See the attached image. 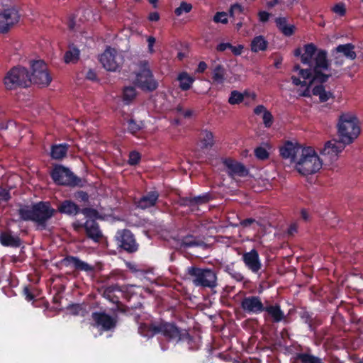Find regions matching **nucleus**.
<instances>
[{"instance_id":"f257e3e1","label":"nucleus","mask_w":363,"mask_h":363,"mask_svg":"<svg viewBox=\"0 0 363 363\" xmlns=\"http://www.w3.org/2000/svg\"><path fill=\"white\" fill-rule=\"evenodd\" d=\"M279 153L284 159H289L291 163H294L296 169L302 175L315 174L323 165L322 159L312 147H303L291 141H286L280 147Z\"/></svg>"},{"instance_id":"f03ea898","label":"nucleus","mask_w":363,"mask_h":363,"mask_svg":"<svg viewBox=\"0 0 363 363\" xmlns=\"http://www.w3.org/2000/svg\"><path fill=\"white\" fill-rule=\"evenodd\" d=\"M56 211L49 201H42L31 206H21L18 213L21 220L32 221L41 230H45L48 220L55 216Z\"/></svg>"},{"instance_id":"7ed1b4c3","label":"nucleus","mask_w":363,"mask_h":363,"mask_svg":"<svg viewBox=\"0 0 363 363\" xmlns=\"http://www.w3.org/2000/svg\"><path fill=\"white\" fill-rule=\"evenodd\" d=\"M139 333L143 336L147 337L160 334L169 341L178 342L182 339L179 328L174 323L163 320L155 321L150 324H142L139 328Z\"/></svg>"},{"instance_id":"20e7f679","label":"nucleus","mask_w":363,"mask_h":363,"mask_svg":"<svg viewBox=\"0 0 363 363\" xmlns=\"http://www.w3.org/2000/svg\"><path fill=\"white\" fill-rule=\"evenodd\" d=\"M339 139L346 145L352 143L360 133L358 119L353 114L342 113L337 123Z\"/></svg>"},{"instance_id":"39448f33","label":"nucleus","mask_w":363,"mask_h":363,"mask_svg":"<svg viewBox=\"0 0 363 363\" xmlns=\"http://www.w3.org/2000/svg\"><path fill=\"white\" fill-rule=\"evenodd\" d=\"M4 87L8 91L29 87L31 76L27 68L16 66L11 68L3 79Z\"/></svg>"},{"instance_id":"423d86ee","label":"nucleus","mask_w":363,"mask_h":363,"mask_svg":"<svg viewBox=\"0 0 363 363\" xmlns=\"http://www.w3.org/2000/svg\"><path fill=\"white\" fill-rule=\"evenodd\" d=\"M186 276L196 286L213 289L217 286V275L213 269L190 267L186 269Z\"/></svg>"},{"instance_id":"0eeeda50","label":"nucleus","mask_w":363,"mask_h":363,"mask_svg":"<svg viewBox=\"0 0 363 363\" xmlns=\"http://www.w3.org/2000/svg\"><path fill=\"white\" fill-rule=\"evenodd\" d=\"M134 84L145 92H152L157 89L158 82L155 80L147 61L140 62L139 71L136 73Z\"/></svg>"},{"instance_id":"6e6552de","label":"nucleus","mask_w":363,"mask_h":363,"mask_svg":"<svg viewBox=\"0 0 363 363\" xmlns=\"http://www.w3.org/2000/svg\"><path fill=\"white\" fill-rule=\"evenodd\" d=\"M50 174L57 185L70 187L81 186V179L62 164H55Z\"/></svg>"},{"instance_id":"1a4fd4ad","label":"nucleus","mask_w":363,"mask_h":363,"mask_svg":"<svg viewBox=\"0 0 363 363\" xmlns=\"http://www.w3.org/2000/svg\"><path fill=\"white\" fill-rule=\"evenodd\" d=\"M315 65L313 68V81H318L320 84L328 82L329 78L333 75H336L337 72L333 71L330 74H325L323 70H330V65L328 59V52L325 50H318L314 57Z\"/></svg>"},{"instance_id":"9d476101","label":"nucleus","mask_w":363,"mask_h":363,"mask_svg":"<svg viewBox=\"0 0 363 363\" xmlns=\"http://www.w3.org/2000/svg\"><path fill=\"white\" fill-rule=\"evenodd\" d=\"M114 242L119 252H125L128 254L136 252L139 249L133 233L128 229L118 230L115 236Z\"/></svg>"},{"instance_id":"9b49d317","label":"nucleus","mask_w":363,"mask_h":363,"mask_svg":"<svg viewBox=\"0 0 363 363\" xmlns=\"http://www.w3.org/2000/svg\"><path fill=\"white\" fill-rule=\"evenodd\" d=\"M32 69L31 84L33 83L40 87L49 86L52 78L48 71L47 65L43 60H33L30 62Z\"/></svg>"},{"instance_id":"f8f14e48","label":"nucleus","mask_w":363,"mask_h":363,"mask_svg":"<svg viewBox=\"0 0 363 363\" xmlns=\"http://www.w3.org/2000/svg\"><path fill=\"white\" fill-rule=\"evenodd\" d=\"M99 61L106 70L116 72L121 68L124 57L116 49L108 48L100 55Z\"/></svg>"},{"instance_id":"ddd939ff","label":"nucleus","mask_w":363,"mask_h":363,"mask_svg":"<svg viewBox=\"0 0 363 363\" xmlns=\"http://www.w3.org/2000/svg\"><path fill=\"white\" fill-rule=\"evenodd\" d=\"M346 144L342 143L340 139L339 140H333L325 143L324 147L320 150V155L323 157V160L332 163L337 159L339 153H340L345 147Z\"/></svg>"},{"instance_id":"4468645a","label":"nucleus","mask_w":363,"mask_h":363,"mask_svg":"<svg viewBox=\"0 0 363 363\" xmlns=\"http://www.w3.org/2000/svg\"><path fill=\"white\" fill-rule=\"evenodd\" d=\"M91 319L94 321V326L100 327L104 331L114 329L118 322L116 317H112L106 312H93Z\"/></svg>"},{"instance_id":"2eb2a0df","label":"nucleus","mask_w":363,"mask_h":363,"mask_svg":"<svg viewBox=\"0 0 363 363\" xmlns=\"http://www.w3.org/2000/svg\"><path fill=\"white\" fill-rule=\"evenodd\" d=\"M241 308L250 315H257L264 312V304L258 296H249L242 298L240 303Z\"/></svg>"},{"instance_id":"dca6fc26","label":"nucleus","mask_w":363,"mask_h":363,"mask_svg":"<svg viewBox=\"0 0 363 363\" xmlns=\"http://www.w3.org/2000/svg\"><path fill=\"white\" fill-rule=\"evenodd\" d=\"M20 16L15 9H4L0 13V33H7L19 21Z\"/></svg>"},{"instance_id":"f3484780","label":"nucleus","mask_w":363,"mask_h":363,"mask_svg":"<svg viewBox=\"0 0 363 363\" xmlns=\"http://www.w3.org/2000/svg\"><path fill=\"white\" fill-rule=\"evenodd\" d=\"M242 259L246 267L252 273L258 274L259 272L262 265L256 250L252 249L250 252H245Z\"/></svg>"},{"instance_id":"a211bd4d","label":"nucleus","mask_w":363,"mask_h":363,"mask_svg":"<svg viewBox=\"0 0 363 363\" xmlns=\"http://www.w3.org/2000/svg\"><path fill=\"white\" fill-rule=\"evenodd\" d=\"M84 225L86 237L96 243L100 242L103 238V233L98 222L94 219H87Z\"/></svg>"},{"instance_id":"6ab92c4d","label":"nucleus","mask_w":363,"mask_h":363,"mask_svg":"<svg viewBox=\"0 0 363 363\" xmlns=\"http://www.w3.org/2000/svg\"><path fill=\"white\" fill-rule=\"evenodd\" d=\"M264 312V318L265 320L270 319L272 323H278L286 319L284 313L278 303L266 305Z\"/></svg>"},{"instance_id":"aec40b11","label":"nucleus","mask_w":363,"mask_h":363,"mask_svg":"<svg viewBox=\"0 0 363 363\" xmlns=\"http://www.w3.org/2000/svg\"><path fill=\"white\" fill-rule=\"evenodd\" d=\"M62 264L65 267L72 266L77 271L91 272L94 268L91 264L81 260L78 257L68 255L63 258L61 261Z\"/></svg>"},{"instance_id":"412c9836","label":"nucleus","mask_w":363,"mask_h":363,"mask_svg":"<svg viewBox=\"0 0 363 363\" xmlns=\"http://www.w3.org/2000/svg\"><path fill=\"white\" fill-rule=\"evenodd\" d=\"M224 165L228 169V174L230 176L236 175L238 177H244L247 176L249 171L246 167L233 159L227 158L223 161Z\"/></svg>"},{"instance_id":"4be33fe9","label":"nucleus","mask_w":363,"mask_h":363,"mask_svg":"<svg viewBox=\"0 0 363 363\" xmlns=\"http://www.w3.org/2000/svg\"><path fill=\"white\" fill-rule=\"evenodd\" d=\"M160 194L157 191H150L143 195L136 202L137 207L145 210L154 207L158 199Z\"/></svg>"},{"instance_id":"5701e85b","label":"nucleus","mask_w":363,"mask_h":363,"mask_svg":"<svg viewBox=\"0 0 363 363\" xmlns=\"http://www.w3.org/2000/svg\"><path fill=\"white\" fill-rule=\"evenodd\" d=\"M57 211L69 216H74L79 213L80 207L72 200H64L59 203Z\"/></svg>"},{"instance_id":"b1692460","label":"nucleus","mask_w":363,"mask_h":363,"mask_svg":"<svg viewBox=\"0 0 363 363\" xmlns=\"http://www.w3.org/2000/svg\"><path fill=\"white\" fill-rule=\"evenodd\" d=\"M167 245L176 250L171 255V260L174 259L176 255L182 254V238L179 233H172L166 239Z\"/></svg>"},{"instance_id":"393cba45","label":"nucleus","mask_w":363,"mask_h":363,"mask_svg":"<svg viewBox=\"0 0 363 363\" xmlns=\"http://www.w3.org/2000/svg\"><path fill=\"white\" fill-rule=\"evenodd\" d=\"M69 145L67 143L55 144L51 146L50 157L56 160H61L67 156Z\"/></svg>"},{"instance_id":"a878e982","label":"nucleus","mask_w":363,"mask_h":363,"mask_svg":"<svg viewBox=\"0 0 363 363\" xmlns=\"http://www.w3.org/2000/svg\"><path fill=\"white\" fill-rule=\"evenodd\" d=\"M304 52L301 55V62L303 65L312 66V60L315 57L318 50L313 43H308L303 47Z\"/></svg>"},{"instance_id":"bb28decb","label":"nucleus","mask_w":363,"mask_h":363,"mask_svg":"<svg viewBox=\"0 0 363 363\" xmlns=\"http://www.w3.org/2000/svg\"><path fill=\"white\" fill-rule=\"evenodd\" d=\"M0 243L5 247H18L21 245V240L18 236H13L9 233H0Z\"/></svg>"},{"instance_id":"cd10ccee","label":"nucleus","mask_w":363,"mask_h":363,"mask_svg":"<svg viewBox=\"0 0 363 363\" xmlns=\"http://www.w3.org/2000/svg\"><path fill=\"white\" fill-rule=\"evenodd\" d=\"M199 142L201 148H211L214 145V137L211 131L201 130L199 135Z\"/></svg>"},{"instance_id":"c85d7f7f","label":"nucleus","mask_w":363,"mask_h":363,"mask_svg":"<svg viewBox=\"0 0 363 363\" xmlns=\"http://www.w3.org/2000/svg\"><path fill=\"white\" fill-rule=\"evenodd\" d=\"M268 41L263 35H257L253 38L250 43V50L252 52L265 51L268 47Z\"/></svg>"},{"instance_id":"c756f323","label":"nucleus","mask_w":363,"mask_h":363,"mask_svg":"<svg viewBox=\"0 0 363 363\" xmlns=\"http://www.w3.org/2000/svg\"><path fill=\"white\" fill-rule=\"evenodd\" d=\"M335 49L337 54L340 52L342 57L351 60H354L357 57L356 52L354 51V45L352 43L339 45Z\"/></svg>"},{"instance_id":"7c9ffc66","label":"nucleus","mask_w":363,"mask_h":363,"mask_svg":"<svg viewBox=\"0 0 363 363\" xmlns=\"http://www.w3.org/2000/svg\"><path fill=\"white\" fill-rule=\"evenodd\" d=\"M212 199V196L209 193H205L202 195L194 196L191 199L183 197V206L186 205H201L208 203Z\"/></svg>"},{"instance_id":"2f4dec72","label":"nucleus","mask_w":363,"mask_h":363,"mask_svg":"<svg viewBox=\"0 0 363 363\" xmlns=\"http://www.w3.org/2000/svg\"><path fill=\"white\" fill-rule=\"evenodd\" d=\"M225 69L224 67L218 64L215 65L212 71V80L214 84H223L225 80Z\"/></svg>"},{"instance_id":"473e14b6","label":"nucleus","mask_w":363,"mask_h":363,"mask_svg":"<svg viewBox=\"0 0 363 363\" xmlns=\"http://www.w3.org/2000/svg\"><path fill=\"white\" fill-rule=\"evenodd\" d=\"M186 343L189 350H198L200 345V337L198 335H191L187 331L183 333V344Z\"/></svg>"},{"instance_id":"72a5a7b5","label":"nucleus","mask_w":363,"mask_h":363,"mask_svg":"<svg viewBox=\"0 0 363 363\" xmlns=\"http://www.w3.org/2000/svg\"><path fill=\"white\" fill-rule=\"evenodd\" d=\"M311 92L313 95L319 96L320 102H326L333 96L331 92L325 91L323 84L315 86Z\"/></svg>"},{"instance_id":"f704fd0d","label":"nucleus","mask_w":363,"mask_h":363,"mask_svg":"<svg viewBox=\"0 0 363 363\" xmlns=\"http://www.w3.org/2000/svg\"><path fill=\"white\" fill-rule=\"evenodd\" d=\"M79 50L75 46H69L64 55V60L67 64L75 63L79 58Z\"/></svg>"},{"instance_id":"c9c22d12","label":"nucleus","mask_w":363,"mask_h":363,"mask_svg":"<svg viewBox=\"0 0 363 363\" xmlns=\"http://www.w3.org/2000/svg\"><path fill=\"white\" fill-rule=\"evenodd\" d=\"M144 125L143 121L130 118L127 121V131L133 135H136L144 128Z\"/></svg>"},{"instance_id":"e433bc0d","label":"nucleus","mask_w":363,"mask_h":363,"mask_svg":"<svg viewBox=\"0 0 363 363\" xmlns=\"http://www.w3.org/2000/svg\"><path fill=\"white\" fill-rule=\"evenodd\" d=\"M298 313L301 320L308 325L309 330L311 331H315V325L314 324L313 313L306 309H302Z\"/></svg>"},{"instance_id":"4c0bfd02","label":"nucleus","mask_w":363,"mask_h":363,"mask_svg":"<svg viewBox=\"0 0 363 363\" xmlns=\"http://www.w3.org/2000/svg\"><path fill=\"white\" fill-rule=\"evenodd\" d=\"M205 243L200 238L193 236H183V247H203Z\"/></svg>"},{"instance_id":"58836bf2","label":"nucleus","mask_w":363,"mask_h":363,"mask_svg":"<svg viewBox=\"0 0 363 363\" xmlns=\"http://www.w3.org/2000/svg\"><path fill=\"white\" fill-rule=\"evenodd\" d=\"M136 95V90L133 86H125L123 90V101L125 104H129Z\"/></svg>"},{"instance_id":"ea45409f","label":"nucleus","mask_w":363,"mask_h":363,"mask_svg":"<svg viewBox=\"0 0 363 363\" xmlns=\"http://www.w3.org/2000/svg\"><path fill=\"white\" fill-rule=\"evenodd\" d=\"M244 100V94L241 92L233 90L231 91L230 97L228 99V103L230 105H236L242 102Z\"/></svg>"},{"instance_id":"a19ab883","label":"nucleus","mask_w":363,"mask_h":363,"mask_svg":"<svg viewBox=\"0 0 363 363\" xmlns=\"http://www.w3.org/2000/svg\"><path fill=\"white\" fill-rule=\"evenodd\" d=\"M79 213H82L87 219L96 220L99 216L98 211L93 208H80Z\"/></svg>"},{"instance_id":"79ce46f5","label":"nucleus","mask_w":363,"mask_h":363,"mask_svg":"<svg viewBox=\"0 0 363 363\" xmlns=\"http://www.w3.org/2000/svg\"><path fill=\"white\" fill-rule=\"evenodd\" d=\"M140 160V154L138 152L133 150L129 153L128 164L130 166H135L139 164Z\"/></svg>"},{"instance_id":"37998d69","label":"nucleus","mask_w":363,"mask_h":363,"mask_svg":"<svg viewBox=\"0 0 363 363\" xmlns=\"http://www.w3.org/2000/svg\"><path fill=\"white\" fill-rule=\"evenodd\" d=\"M255 157L260 160H265L269 158V154L263 147H257L255 149Z\"/></svg>"},{"instance_id":"c03bdc74","label":"nucleus","mask_w":363,"mask_h":363,"mask_svg":"<svg viewBox=\"0 0 363 363\" xmlns=\"http://www.w3.org/2000/svg\"><path fill=\"white\" fill-rule=\"evenodd\" d=\"M195 79L188 74L186 72H183V91L189 90Z\"/></svg>"},{"instance_id":"a18cd8bd","label":"nucleus","mask_w":363,"mask_h":363,"mask_svg":"<svg viewBox=\"0 0 363 363\" xmlns=\"http://www.w3.org/2000/svg\"><path fill=\"white\" fill-rule=\"evenodd\" d=\"M331 56L333 57L332 60L333 61V63L335 65L340 67L342 66L344 63V59L342 55L338 52V54L336 52V50L333 49L331 52Z\"/></svg>"},{"instance_id":"49530a36","label":"nucleus","mask_w":363,"mask_h":363,"mask_svg":"<svg viewBox=\"0 0 363 363\" xmlns=\"http://www.w3.org/2000/svg\"><path fill=\"white\" fill-rule=\"evenodd\" d=\"M332 11L340 17L345 16L346 14V8L343 3L336 4L332 8Z\"/></svg>"},{"instance_id":"de8ad7c7","label":"nucleus","mask_w":363,"mask_h":363,"mask_svg":"<svg viewBox=\"0 0 363 363\" xmlns=\"http://www.w3.org/2000/svg\"><path fill=\"white\" fill-rule=\"evenodd\" d=\"M11 199L10 190L0 186V203L8 202Z\"/></svg>"},{"instance_id":"09e8293b","label":"nucleus","mask_w":363,"mask_h":363,"mask_svg":"<svg viewBox=\"0 0 363 363\" xmlns=\"http://www.w3.org/2000/svg\"><path fill=\"white\" fill-rule=\"evenodd\" d=\"M263 119V123L266 128H270L273 123V116L272 114L269 111H266L262 116Z\"/></svg>"},{"instance_id":"8fccbe9b","label":"nucleus","mask_w":363,"mask_h":363,"mask_svg":"<svg viewBox=\"0 0 363 363\" xmlns=\"http://www.w3.org/2000/svg\"><path fill=\"white\" fill-rule=\"evenodd\" d=\"M213 21L216 23H227L228 18L227 14L225 12H217L213 16Z\"/></svg>"},{"instance_id":"3c124183","label":"nucleus","mask_w":363,"mask_h":363,"mask_svg":"<svg viewBox=\"0 0 363 363\" xmlns=\"http://www.w3.org/2000/svg\"><path fill=\"white\" fill-rule=\"evenodd\" d=\"M275 23L277 28L280 32L283 30L289 24L287 23V18L286 17H277L275 18Z\"/></svg>"},{"instance_id":"603ef678","label":"nucleus","mask_w":363,"mask_h":363,"mask_svg":"<svg viewBox=\"0 0 363 363\" xmlns=\"http://www.w3.org/2000/svg\"><path fill=\"white\" fill-rule=\"evenodd\" d=\"M275 23L277 28L280 32L283 30L289 24L287 23V18L286 17H277L275 18Z\"/></svg>"},{"instance_id":"864d4df0","label":"nucleus","mask_w":363,"mask_h":363,"mask_svg":"<svg viewBox=\"0 0 363 363\" xmlns=\"http://www.w3.org/2000/svg\"><path fill=\"white\" fill-rule=\"evenodd\" d=\"M299 75L304 79L311 80L313 77V68L300 69Z\"/></svg>"},{"instance_id":"5fc2aeb1","label":"nucleus","mask_w":363,"mask_h":363,"mask_svg":"<svg viewBox=\"0 0 363 363\" xmlns=\"http://www.w3.org/2000/svg\"><path fill=\"white\" fill-rule=\"evenodd\" d=\"M315 82L318 83V81H313V78L311 80H310V82H308V84L307 85L306 89L299 94V96H303V97H307V98L311 97V87L312 84Z\"/></svg>"},{"instance_id":"6e6d98bb","label":"nucleus","mask_w":363,"mask_h":363,"mask_svg":"<svg viewBox=\"0 0 363 363\" xmlns=\"http://www.w3.org/2000/svg\"><path fill=\"white\" fill-rule=\"evenodd\" d=\"M295 30L296 27L294 25H288L286 28H283V30L281 33L286 37H290L294 35Z\"/></svg>"},{"instance_id":"4d7b16f0","label":"nucleus","mask_w":363,"mask_h":363,"mask_svg":"<svg viewBox=\"0 0 363 363\" xmlns=\"http://www.w3.org/2000/svg\"><path fill=\"white\" fill-rule=\"evenodd\" d=\"M23 294L26 297V299L28 301H32L34 299L35 296L32 291H30V289L29 286H25L23 291Z\"/></svg>"},{"instance_id":"13d9d810","label":"nucleus","mask_w":363,"mask_h":363,"mask_svg":"<svg viewBox=\"0 0 363 363\" xmlns=\"http://www.w3.org/2000/svg\"><path fill=\"white\" fill-rule=\"evenodd\" d=\"M242 12V6L238 4H235L231 6L230 9V16H233L234 13H241Z\"/></svg>"},{"instance_id":"bf43d9fd","label":"nucleus","mask_w":363,"mask_h":363,"mask_svg":"<svg viewBox=\"0 0 363 363\" xmlns=\"http://www.w3.org/2000/svg\"><path fill=\"white\" fill-rule=\"evenodd\" d=\"M269 16L270 14L267 11H262L258 13L259 20L262 23L267 22L269 21Z\"/></svg>"},{"instance_id":"052dcab7","label":"nucleus","mask_w":363,"mask_h":363,"mask_svg":"<svg viewBox=\"0 0 363 363\" xmlns=\"http://www.w3.org/2000/svg\"><path fill=\"white\" fill-rule=\"evenodd\" d=\"M76 197L81 201L86 202L89 200V195L86 192L79 191L77 193Z\"/></svg>"},{"instance_id":"680f3d73","label":"nucleus","mask_w":363,"mask_h":363,"mask_svg":"<svg viewBox=\"0 0 363 363\" xmlns=\"http://www.w3.org/2000/svg\"><path fill=\"white\" fill-rule=\"evenodd\" d=\"M228 272L233 278H234L235 280L238 281H242L244 279L243 275L240 272H238L233 269H232L231 272Z\"/></svg>"},{"instance_id":"e2e57ef3","label":"nucleus","mask_w":363,"mask_h":363,"mask_svg":"<svg viewBox=\"0 0 363 363\" xmlns=\"http://www.w3.org/2000/svg\"><path fill=\"white\" fill-rule=\"evenodd\" d=\"M298 231V225L295 223H291L288 228L287 233L289 235L293 236Z\"/></svg>"},{"instance_id":"0e129e2a","label":"nucleus","mask_w":363,"mask_h":363,"mask_svg":"<svg viewBox=\"0 0 363 363\" xmlns=\"http://www.w3.org/2000/svg\"><path fill=\"white\" fill-rule=\"evenodd\" d=\"M255 222H256L255 219H254L252 218H248L241 220L240 225L244 228H247V227L250 226L252 223H254Z\"/></svg>"},{"instance_id":"69168bd1","label":"nucleus","mask_w":363,"mask_h":363,"mask_svg":"<svg viewBox=\"0 0 363 363\" xmlns=\"http://www.w3.org/2000/svg\"><path fill=\"white\" fill-rule=\"evenodd\" d=\"M231 47L232 44H230V43H221L217 45L216 50L219 52H223L227 48H230Z\"/></svg>"},{"instance_id":"338daca9","label":"nucleus","mask_w":363,"mask_h":363,"mask_svg":"<svg viewBox=\"0 0 363 363\" xmlns=\"http://www.w3.org/2000/svg\"><path fill=\"white\" fill-rule=\"evenodd\" d=\"M230 49L231 50L232 52L235 55H240L242 53V50L243 49V46L242 45H239L238 46H233L232 45V47L230 48Z\"/></svg>"},{"instance_id":"774afa93","label":"nucleus","mask_w":363,"mask_h":363,"mask_svg":"<svg viewBox=\"0 0 363 363\" xmlns=\"http://www.w3.org/2000/svg\"><path fill=\"white\" fill-rule=\"evenodd\" d=\"M86 78L91 81H96V80H97V75L94 70L89 69L86 72Z\"/></svg>"}]
</instances>
